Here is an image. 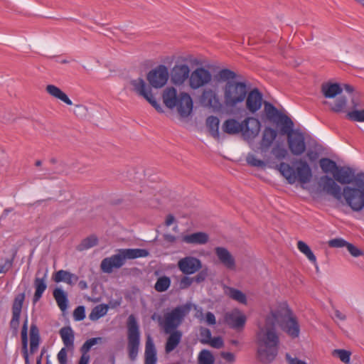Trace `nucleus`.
Masks as SVG:
<instances>
[{"label": "nucleus", "mask_w": 364, "mask_h": 364, "mask_svg": "<svg viewBox=\"0 0 364 364\" xmlns=\"http://www.w3.org/2000/svg\"><path fill=\"white\" fill-rule=\"evenodd\" d=\"M215 79L225 82L222 90L226 107L235 108L245 100L249 87L245 80H241V75L228 68H223L215 75Z\"/></svg>", "instance_id": "f257e3e1"}, {"label": "nucleus", "mask_w": 364, "mask_h": 364, "mask_svg": "<svg viewBox=\"0 0 364 364\" xmlns=\"http://www.w3.org/2000/svg\"><path fill=\"white\" fill-rule=\"evenodd\" d=\"M257 355L264 364L273 362L278 355L280 339L272 318L266 316L264 325H259L256 333Z\"/></svg>", "instance_id": "f03ea898"}, {"label": "nucleus", "mask_w": 364, "mask_h": 364, "mask_svg": "<svg viewBox=\"0 0 364 364\" xmlns=\"http://www.w3.org/2000/svg\"><path fill=\"white\" fill-rule=\"evenodd\" d=\"M354 173L355 170L353 168L338 166L333 178L328 175L321 176L318 183V187L335 199L341 200L343 198L342 188L336 182L343 185L353 183Z\"/></svg>", "instance_id": "7ed1b4c3"}, {"label": "nucleus", "mask_w": 364, "mask_h": 364, "mask_svg": "<svg viewBox=\"0 0 364 364\" xmlns=\"http://www.w3.org/2000/svg\"><path fill=\"white\" fill-rule=\"evenodd\" d=\"M267 316L272 318V323L275 327L278 325L290 338L294 339L299 336L300 325L298 318L287 304H282L277 309H272Z\"/></svg>", "instance_id": "20e7f679"}, {"label": "nucleus", "mask_w": 364, "mask_h": 364, "mask_svg": "<svg viewBox=\"0 0 364 364\" xmlns=\"http://www.w3.org/2000/svg\"><path fill=\"white\" fill-rule=\"evenodd\" d=\"M277 169L282 176L286 178L289 184H294L296 182L301 185L311 182L313 173L308 162L304 159H296L290 165L285 162H281L277 165Z\"/></svg>", "instance_id": "39448f33"}, {"label": "nucleus", "mask_w": 364, "mask_h": 364, "mask_svg": "<svg viewBox=\"0 0 364 364\" xmlns=\"http://www.w3.org/2000/svg\"><path fill=\"white\" fill-rule=\"evenodd\" d=\"M222 129L226 134L232 135L241 133L245 139L252 140L259 134L261 123L253 117H248L242 122L235 119H228L223 122Z\"/></svg>", "instance_id": "423d86ee"}, {"label": "nucleus", "mask_w": 364, "mask_h": 364, "mask_svg": "<svg viewBox=\"0 0 364 364\" xmlns=\"http://www.w3.org/2000/svg\"><path fill=\"white\" fill-rule=\"evenodd\" d=\"M165 105L169 109L177 107L178 112L182 118L188 117L193 110V100L190 95L181 92L177 95L176 90L171 87L167 88L163 94Z\"/></svg>", "instance_id": "0eeeda50"}, {"label": "nucleus", "mask_w": 364, "mask_h": 364, "mask_svg": "<svg viewBox=\"0 0 364 364\" xmlns=\"http://www.w3.org/2000/svg\"><path fill=\"white\" fill-rule=\"evenodd\" d=\"M280 134L287 136V144L291 153L294 156H301L306 149L305 136L299 129H294V122L287 126L281 127Z\"/></svg>", "instance_id": "6e6552de"}, {"label": "nucleus", "mask_w": 364, "mask_h": 364, "mask_svg": "<svg viewBox=\"0 0 364 364\" xmlns=\"http://www.w3.org/2000/svg\"><path fill=\"white\" fill-rule=\"evenodd\" d=\"M127 327L128 357L131 361H135L139 351L140 330L138 321L134 314L129 316Z\"/></svg>", "instance_id": "1a4fd4ad"}, {"label": "nucleus", "mask_w": 364, "mask_h": 364, "mask_svg": "<svg viewBox=\"0 0 364 364\" xmlns=\"http://www.w3.org/2000/svg\"><path fill=\"white\" fill-rule=\"evenodd\" d=\"M192 307L197 309V306L191 303H186L173 309L170 312L164 314V328L165 333H170L182 323L184 318L189 314Z\"/></svg>", "instance_id": "9d476101"}, {"label": "nucleus", "mask_w": 364, "mask_h": 364, "mask_svg": "<svg viewBox=\"0 0 364 364\" xmlns=\"http://www.w3.org/2000/svg\"><path fill=\"white\" fill-rule=\"evenodd\" d=\"M130 84L133 87V90L139 96L146 99L159 113H163L164 110L161 105L156 101L152 95L151 89L148 86L145 81L141 78L132 80Z\"/></svg>", "instance_id": "9b49d317"}, {"label": "nucleus", "mask_w": 364, "mask_h": 364, "mask_svg": "<svg viewBox=\"0 0 364 364\" xmlns=\"http://www.w3.org/2000/svg\"><path fill=\"white\" fill-rule=\"evenodd\" d=\"M343 197L347 205L354 211H360L364 208V193L363 190L346 186L343 190Z\"/></svg>", "instance_id": "f8f14e48"}, {"label": "nucleus", "mask_w": 364, "mask_h": 364, "mask_svg": "<svg viewBox=\"0 0 364 364\" xmlns=\"http://www.w3.org/2000/svg\"><path fill=\"white\" fill-rule=\"evenodd\" d=\"M169 77L168 68L164 65H159L151 70L146 75L149 85L154 88H161L166 83Z\"/></svg>", "instance_id": "ddd939ff"}, {"label": "nucleus", "mask_w": 364, "mask_h": 364, "mask_svg": "<svg viewBox=\"0 0 364 364\" xmlns=\"http://www.w3.org/2000/svg\"><path fill=\"white\" fill-rule=\"evenodd\" d=\"M24 299L25 294L23 293L18 294L15 296L12 304V316L9 322V328L12 332V336L14 337L17 336L18 333L20 317Z\"/></svg>", "instance_id": "4468645a"}, {"label": "nucleus", "mask_w": 364, "mask_h": 364, "mask_svg": "<svg viewBox=\"0 0 364 364\" xmlns=\"http://www.w3.org/2000/svg\"><path fill=\"white\" fill-rule=\"evenodd\" d=\"M212 80V75L207 69L200 67L194 70L189 77V85L192 89H198L207 84Z\"/></svg>", "instance_id": "2eb2a0df"}, {"label": "nucleus", "mask_w": 364, "mask_h": 364, "mask_svg": "<svg viewBox=\"0 0 364 364\" xmlns=\"http://www.w3.org/2000/svg\"><path fill=\"white\" fill-rule=\"evenodd\" d=\"M126 258L122 250L119 249L118 252L111 257L102 259L100 267L103 272L111 273L114 268L118 269L122 267L125 262Z\"/></svg>", "instance_id": "dca6fc26"}, {"label": "nucleus", "mask_w": 364, "mask_h": 364, "mask_svg": "<svg viewBox=\"0 0 364 364\" xmlns=\"http://www.w3.org/2000/svg\"><path fill=\"white\" fill-rule=\"evenodd\" d=\"M264 112L267 118L273 122L280 124L281 127L287 126L292 120L286 114L279 112L272 104L264 102Z\"/></svg>", "instance_id": "f3484780"}, {"label": "nucleus", "mask_w": 364, "mask_h": 364, "mask_svg": "<svg viewBox=\"0 0 364 364\" xmlns=\"http://www.w3.org/2000/svg\"><path fill=\"white\" fill-rule=\"evenodd\" d=\"M247 321L246 316L239 309H235L224 315L225 323L231 328L240 330L244 328Z\"/></svg>", "instance_id": "a211bd4d"}, {"label": "nucleus", "mask_w": 364, "mask_h": 364, "mask_svg": "<svg viewBox=\"0 0 364 364\" xmlns=\"http://www.w3.org/2000/svg\"><path fill=\"white\" fill-rule=\"evenodd\" d=\"M171 80L175 85H181L189 80L190 68L186 64H176L171 70Z\"/></svg>", "instance_id": "6ab92c4d"}, {"label": "nucleus", "mask_w": 364, "mask_h": 364, "mask_svg": "<svg viewBox=\"0 0 364 364\" xmlns=\"http://www.w3.org/2000/svg\"><path fill=\"white\" fill-rule=\"evenodd\" d=\"M179 269L185 274H193L202 267L201 262L194 257H186L178 262Z\"/></svg>", "instance_id": "aec40b11"}, {"label": "nucleus", "mask_w": 364, "mask_h": 364, "mask_svg": "<svg viewBox=\"0 0 364 364\" xmlns=\"http://www.w3.org/2000/svg\"><path fill=\"white\" fill-rule=\"evenodd\" d=\"M246 108L254 114L257 112L262 105V95L257 88H254L249 92L247 91L246 97Z\"/></svg>", "instance_id": "412c9836"}, {"label": "nucleus", "mask_w": 364, "mask_h": 364, "mask_svg": "<svg viewBox=\"0 0 364 364\" xmlns=\"http://www.w3.org/2000/svg\"><path fill=\"white\" fill-rule=\"evenodd\" d=\"M215 253L220 263L230 270L235 269V259L231 253L225 247H217L215 248Z\"/></svg>", "instance_id": "4be33fe9"}, {"label": "nucleus", "mask_w": 364, "mask_h": 364, "mask_svg": "<svg viewBox=\"0 0 364 364\" xmlns=\"http://www.w3.org/2000/svg\"><path fill=\"white\" fill-rule=\"evenodd\" d=\"M41 271L38 270L36 273V277L34 279L33 285L35 288V293L33 297V304H36L42 297L44 291L47 288L46 279L47 272L43 273L41 277H38Z\"/></svg>", "instance_id": "5701e85b"}, {"label": "nucleus", "mask_w": 364, "mask_h": 364, "mask_svg": "<svg viewBox=\"0 0 364 364\" xmlns=\"http://www.w3.org/2000/svg\"><path fill=\"white\" fill-rule=\"evenodd\" d=\"M102 341V337H95L87 339L80 347V351L82 355L78 364H88L90 358V355L88 354L89 351L93 346L101 343Z\"/></svg>", "instance_id": "b1692460"}, {"label": "nucleus", "mask_w": 364, "mask_h": 364, "mask_svg": "<svg viewBox=\"0 0 364 364\" xmlns=\"http://www.w3.org/2000/svg\"><path fill=\"white\" fill-rule=\"evenodd\" d=\"M277 136V132L271 127H265L262 132V136L260 141V148L262 151H267L272 146L273 141Z\"/></svg>", "instance_id": "393cba45"}, {"label": "nucleus", "mask_w": 364, "mask_h": 364, "mask_svg": "<svg viewBox=\"0 0 364 364\" xmlns=\"http://www.w3.org/2000/svg\"><path fill=\"white\" fill-rule=\"evenodd\" d=\"M156 349L150 336H148L145 344L144 364H156Z\"/></svg>", "instance_id": "a878e982"}, {"label": "nucleus", "mask_w": 364, "mask_h": 364, "mask_svg": "<svg viewBox=\"0 0 364 364\" xmlns=\"http://www.w3.org/2000/svg\"><path fill=\"white\" fill-rule=\"evenodd\" d=\"M168 333L169 336L165 344V351L166 353H169L176 348L183 336L182 332L178 330H173Z\"/></svg>", "instance_id": "bb28decb"}, {"label": "nucleus", "mask_w": 364, "mask_h": 364, "mask_svg": "<svg viewBox=\"0 0 364 364\" xmlns=\"http://www.w3.org/2000/svg\"><path fill=\"white\" fill-rule=\"evenodd\" d=\"M224 293L230 299L242 304H247V296L242 291L225 285L223 287Z\"/></svg>", "instance_id": "cd10ccee"}, {"label": "nucleus", "mask_w": 364, "mask_h": 364, "mask_svg": "<svg viewBox=\"0 0 364 364\" xmlns=\"http://www.w3.org/2000/svg\"><path fill=\"white\" fill-rule=\"evenodd\" d=\"M64 346L68 348L73 349L74 347L75 335L70 326H65L59 331Z\"/></svg>", "instance_id": "c85d7f7f"}, {"label": "nucleus", "mask_w": 364, "mask_h": 364, "mask_svg": "<svg viewBox=\"0 0 364 364\" xmlns=\"http://www.w3.org/2000/svg\"><path fill=\"white\" fill-rule=\"evenodd\" d=\"M183 241L188 244L204 245L208 241V235L202 232H195L184 235Z\"/></svg>", "instance_id": "c756f323"}, {"label": "nucleus", "mask_w": 364, "mask_h": 364, "mask_svg": "<svg viewBox=\"0 0 364 364\" xmlns=\"http://www.w3.org/2000/svg\"><path fill=\"white\" fill-rule=\"evenodd\" d=\"M202 97L203 100L207 101L209 106L214 109H220L222 108V104L215 91L211 89L203 91Z\"/></svg>", "instance_id": "7c9ffc66"}, {"label": "nucleus", "mask_w": 364, "mask_h": 364, "mask_svg": "<svg viewBox=\"0 0 364 364\" xmlns=\"http://www.w3.org/2000/svg\"><path fill=\"white\" fill-rule=\"evenodd\" d=\"M342 91V87L338 83H325L321 86V92L326 98H333Z\"/></svg>", "instance_id": "2f4dec72"}, {"label": "nucleus", "mask_w": 364, "mask_h": 364, "mask_svg": "<svg viewBox=\"0 0 364 364\" xmlns=\"http://www.w3.org/2000/svg\"><path fill=\"white\" fill-rule=\"evenodd\" d=\"M41 338L39 329L35 323L30 327V353L33 354L38 348Z\"/></svg>", "instance_id": "473e14b6"}, {"label": "nucleus", "mask_w": 364, "mask_h": 364, "mask_svg": "<svg viewBox=\"0 0 364 364\" xmlns=\"http://www.w3.org/2000/svg\"><path fill=\"white\" fill-rule=\"evenodd\" d=\"M78 279L77 275L61 269L56 272L54 280L56 282H64L70 285H73L78 281Z\"/></svg>", "instance_id": "72a5a7b5"}, {"label": "nucleus", "mask_w": 364, "mask_h": 364, "mask_svg": "<svg viewBox=\"0 0 364 364\" xmlns=\"http://www.w3.org/2000/svg\"><path fill=\"white\" fill-rule=\"evenodd\" d=\"M46 91L53 97L60 100L68 105H71L73 104L70 99L68 97V95L63 92L60 88L53 85H48L46 87Z\"/></svg>", "instance_id": "f704fd0d"}, {"label": "nucleus", "mask_w": 364, "mask_h": 364, "mask_svg": "<svg viewBox=\"0 0 364 364\" xmlns=\"http://www.w3.org/2000/svg\"><path fill=\"white\" fill-rule=\"evenodd\" d=\"M53 296L60 309L62 311H65L68 305V299L66 293L60 288H55L53 291Z\"/></svg>", "instance_id": "c9c22d12"}, {"label": "nucleus", "mask_w": 364, "mask_h": 364, "mask_svg": "<svg viewBox=\"0 0 364 364\" xmlns=\"http://www.w3.org/2000/svg\"><path fill=\"white\" fill-rule=\"evenodd\" d=\"M219 124L220 120L218 117L215 116H209L206 119V126L208 129L210 135L215 138L218 139L220 136L219 134Z\"/></svg>", "instance_id": "e433bc0d"}, {"label": "nucleus", "mask_w": 364, "mask_h": 364, "mask_svg": "<svg viewBox=\"0 0 364 364\" xmlns=\"http://www.w3.org/2000/svg\"><path fill=\"white\" fill-rule=\"evenodd\" d=\"M319 165L324 173H332L333 175V173H336L338 166L336 161L329 158L321 159L319 161Z\"/></svg>", "instance_id": "4c0bfd02"}, {"label": "nucleus", "mask_w": 364, "mask_h": 364, "mask_svg": "<svg viewBox=\"0 0 364 364\" xmlns=\"http://www.w3.org/2000/svg\"><path fill=\"white\" fill-rule=\"evenodd\" d=\"M126 259H136L139 257H146L149 252L146 249H122Z\"/></svg>", "instance_id": "58836bf2"}, {"label": "nucleus", "mask_w": 364, "mask_h": 364, "mask_svg": "<svg viewBox=\"0 0 364 364\" xmlns=\"http://www.w3.org/2000/svg\"><path fill=\"white\" fill-rule=\"evenodd\" d=\"M297 248L299 249V250L302 252L303 254H304L306 257L309 259V260L313 263L316 268H318L317 267V262H316V256L314 255V252L311 251V248L309 247V245L305 243L303 241H299L297 242Z\"/></svg>", "instance_id": "ea45409f"}, {"label": "nucleus", "mask_w": 364, "mask_h": 364, "mask_svg": "<svg viewBox=\"0 0 364 364\" xmlns=\"http://www.w3.org/2000/svg\"><path fill=\"white\" fill-rule=\"evenodd\" d=\"M109 306L107 304H99L95 306L90 314H89V318L91 321L98 320L100 318L104 316L107 311Z\"/></svg>", "instance_id": "a19ab883"}, {"label": "nucleus", "mask_w": 364, "mask_h": 364, "mask_svg": "<svg viewBox=\"0 0 364 364\" xmlns=\"http://www.w3.org/2000/svg\"><path fill=\"white\" fill-rule=\"evenodd\" d=\"M98 243V238L96 235H92L83 239L77 247V250L82 251L95 247Z\"/></svg>", "instance_id": "79ce46f5"}, {"label": "nucleus", "mask_w": 364, "mask_h": 364, "mask_svg": "<svg viewBox=\"0 0 364 364\" xmlns=\"http://www.w3.org/2000/svg\"><path fill=\"white\" fill-rule=\"evenodd\" d=\"M171 285V279L167 276H162L158 278L154 285V289L158 292L166 291Z\"/></svg>", "instance_id": "37998d69"}, {"label": "nucleus", "mask_w": 364, "mask_h": 364, "mask_svg": "<svg viewBox=\"0 0 364 364\" xmlns=\"http://www.w3.org/2000/svg\"><path fill=\"white\" fill-rule=\"evenodd\" d=\"M347 98L344 96H340L338 97L333 105H331V111L336 113H340L345 112V109L347 105Z\"/></svg>", "instance_id": "c03bdc74"}, {"label": "nucleus", "mask_w": 364, "mask_h": 364, "mask_svg": "<svg viewBox=\"0 0 364 364\" xmlns=\"http://www.w3.org/2000/svg\"><path fill=\"white\" fill-rule=\"evenodd\" d=\"M199 364H214L215 358L208 350H202L198 355Z\"/></svg>", "instance_id": "a18cd8bd"}, {"label": "nucleus", "mask_w": 364, "mask_h": 364, "mask_svg": "<svg viewBox=\"0 0 364 364\" xmlns=\"http://www.w3.org/2000/svg\"><path fill=\"white\" fill-rule=\"evenodd\" d=\"M16 255L17 250H14L11 258L6 259L4 263L0 264V274H5L12 268Z\"/></svg>", "instance_id": "49530a36"}, {"label": "nucleus", "mask_w": 364, "mask_h": 364, "mask_svg": "<svg viewBox=\"0 0 364 364\" xmlns=\"http://www.w3.org/2000/svg\"><path fill=\"white\" fill-rule=\"evenodd\" d=\"M350 352L343 349H336L333 351V355L338 357L344 363H348L350 359Z\"/></svg>", "instance_id": "de8ad7c7"}, {"label": "nucleus", "mask_w": 364, "mask_h": 364, "mask_svg": "<svg viewBox=\"0 0 364 364\" xmlns=\"http://www.w3.org/2000/svg\"><path fill=\"white\" fill-rule=\"evenodd\" d=\"M346 117L353 122H364V109L348 112Z\"/></svg>", "instance_id": "09e8293b"}, {"label": "nucleus", "mask_w": 364, "mask_h": 364, "mask_svg": "<svg viewBox=\"0 0 364 364\" xmlns=\"http://www.w3.org/2000/svg\"><path fill=\"white\" fill-rule=\"evenodd\" d=\"M247 162L253 167H264L266 164L264 161L257 159L254 154H249L247 156Z\"/></svg>", "instance_id": "8fccbe9b"}, {"label": "nucleus", "mask_w": 364, "mask_h": 364, "mask_svg": "<svg viewBox=\"0 0 364 364\" xmlns=\"http://www.w3.org/2000/svg\"><path fill=\"white\" fill-rule=\"evenodd\" d=\"M272 153L278 160L284 159L288 154L287 150L279 145L274 146L272 150Z\"/></svg>", "instance_id": "3c124183"}, {"label": "nucleus", "mask_w": 364, "mask_h": 364, "mask_svg": "<svg viewBox=\"0 0 364 364\" xmlns=\"http://www.w3.org/2000/svg\"><path fill=\"white\" fill-rule=\"evenodd\" d=\"M353 183L356 186V188L364 189V173L360 172L357 174L354 173Z\"/></svg>", "instance_id": "603ef678"}, {"label": "nucleus", "mask_w": 364, "mask_h": 364, "mask_svg": "<svg viewBox=\"0 0 364 364\" xmlns=\"http://www.w3.org/2000/svg\"><path fill=\"white\" fill-rule=\"evenodd\" d=\"M73 318L76 321H82L85 318V308L84 306H78L73 311Z\"/></svg>", "instance_id": "864d4df0"}, {"label": "nucleus", "mask_w": 364, "mask_h": 364, "mask_svg": "<svg viewBox=\"0 0 364 364\" xmlns=\"http://www.w3.org/2000/svg\"><path fill=\"white\" fill-rule=\"evenodd\" d=\"M348 242L342 238H335L329 240L328 245L331 247H346Z\"/></svg>", "instance_id": "5fc2aeb1"}, {"label": "nucleus", "mask_w": 364, "mask_h": 364, "mask_svg": "<svg viewBox=\"0 0 364 364\" xmlns=\"http://www.w3.org/2000/svg\"><path fill=\"white\" fill-rule=\"evenodd\" d=\"M347 250L348 251L350 252V254L353 256V257H359L360 255H363V252L358 249L357 247H355V245H353V244L351 243H348L347 246Z\"/></svg>", "instance_id": "6e6d98bb"}, {"label": "nucleus", "mask_w": 364, "mask_h": 364, "mask_svg": "<svg viewBox=\"0 0 364 364\" xmlns=\"http://www.w3.org/2000/svg\"><path fill=\"white\" fill-rule=\"evenodd\" d=\"M193 282V277H188L187 276H184L181 278L179 282V286L181 289H185L188 288Z\"/></svg>", "instance_id": "4d7b16f0"}, {"label": "nucleus", "mask_w": 364, "mask_h": 364, "mask_svg": "<svg viewBox=\"0 0 364 364\" xmlns=\"http://www.w3.org/2000/svg\"><path fill=\"white\" fill-rule=\"evenodd\" d=\"M208 343L212 347L215 348H220L223 346L224 344L223 338L220 336L210 338Z\"/></svg>", "instance_id": "13d9d810"}, {"label": "nucleus", "mask_w": 364, "mask_h": 364, "mask_svg": "<svg viewBox=\"0 0 364 364\" xmlns=\"http://www.w3.org/2000/svg\"><path fill=\"white\" fill-rule=\"evenodd\" d=\"M57 358L59 362V364H67L68 362V356H67V350L65 348H63L58 353Z\"/></svg>", "instance_id": "bf43d9fd"}, {"label": "nucleus", "mask_w": 364, "mask_h": 364, "mask_svg": "<svg viewBox=\"0 0 364 364\" xmlns=\"http://www.w3.org/2000/svg\"><path fill=\"white\" fill-rule=\"evenodd\" d=\"M208 277L207 270H201L196 274L194 277H193V282H196L198 284L204 282Z\"/></svg>", "instance_id": "052dcab7"}, {"label": "nucleus", "mask_w": 364, "mask_h": 364, "mask_svg": "<svg viewBox=\"0 0 364 364\" xmlns=\"http://www.w3.org/2000/svg\"><path fill=\"white\" fill-rule=\"evenodd\" d=\"M285 358L289 364H307L305 361L297 358H292L289 353H286Z\"/></svg>", "instance_id": "680f3d73"}, {"label": "nucleus", "mask_w": 364, "mask_h": 364, "mask_svg": "<svg viewBox=\"0 0 364 364\" xmlns=\"http://www.w3.org/2000/svg\"><path fill=\"white\" fill-rule=\"evenodd\" d=\"M200 335L202 337H205L206 340L202 339L201 342L203 343H208L211 338V332L208 328H204L201 331Z\"/></svg>", "instance_id": "e2e57ef3"}, {"label": "nucleus", "mask_w": 364, "mask_h": 364, "mask_svg": "<svg viewBox=\"0 0 364 364\" xmlns=\"http://www.w3.org/2000/svg\"><path fill=\"white\" fill-rule=\"evenodd\" d=\"M221 357L225 359L227 362L232 363L235 360V356L232 353L230 352H222Z\"/></svg>", "instance_id": "0e129e2a"}, {"label": "nucleus", "mask_w": 364, "mask_h": 364, "mask_svg": "<svg viewBox=\"0 0 364 364\" xmlns=\"http://www.w3.org/2000/svg\"><path fill=\"white\" fill-rule=\"evenodd\" d=\"M306 156L310 161L314 162L318 158V153L316 151L309 150L306 153Z\"/></svg>", "instance_id": "69168bd1"}, {"label": "nucleus", "mask_w": 364, "mask_h": 364, "mask_svg": "<svg viewBox=\"0 0 364 364\" xmlns=\"http://www.w3.org/2000/svg\"><path fill=\"white\" fill-rule=\"evenodd\" d=\"M205 319H206V322L209 325H212L213 326V325H215L216 323L215 316L210 311L207 312V314L205 315Z\"/></svg>", "instance_id": "338daca9"}, {"label": "nucleus", "mask_w": 364, "mask_h": 364, "mask_svg": "<svg viewBox=\"0 0 364 364\" xmlns=\"http://www.w3.org/2000/svg\"><path fill=\"white\" fill-rule=\"evenodd\" d=\"M21 352L28 351V334H21Z\"/></svg>", "instance_id": "774afa93"}]
</instances>
